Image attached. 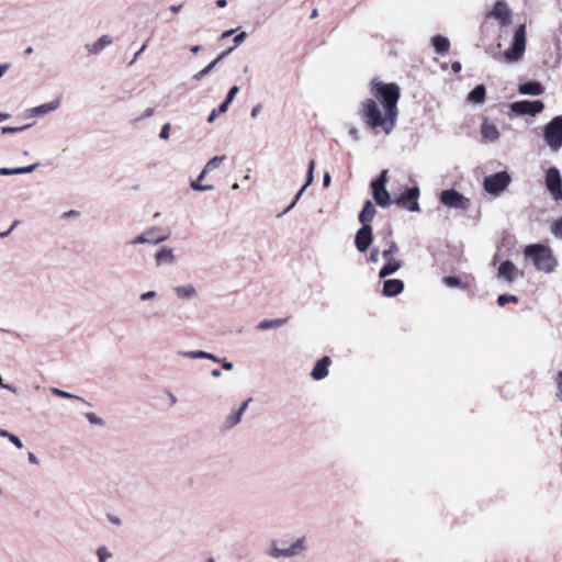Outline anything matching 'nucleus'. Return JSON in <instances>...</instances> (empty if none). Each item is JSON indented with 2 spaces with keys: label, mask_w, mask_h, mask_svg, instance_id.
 Here are the masks:
<instances>
[{
  "label": "nucleus",
  "mask_w": 562,
  "mask_h": 562,
  "mask_svg": "<svg viewBox=\"0 0 562 562\" xmlns=\"http://www.w3.org/2000/svg\"><path fill=\"white\" fill-rule=\"evenodd\" d=\"M491 15L498 20L502 26L510 24V10L505 1H497L494 4Z\"/></svg>",
  "instance_id": "dca6fc26"
},
{
  "label": "nucleus",
  "mask_w": 562,
  "mask_h": 562,
  "mask_svg": "<svg viewBox=\"0 0 562 562\" xmlns=\"http://www.w3.org/2000/svg\"><path fill=\"white\" fill-rule=\"evenodd\" d=\"M404 291V282L400 279H389L383 282L382 293L384 296L393 297Z\"/></svg>",
  "instance_id": "aec40b11"
},
{
  "label": "nucleus",
  "mask_w": 562,
  "mask_h": 562,
  "mask_svg": "<svg viewBox=\"0 0 562 562\" xmlns=\"http://www.w3.org/2000/svg\"><path fill=\"white\" fill-rule=\"evenodd\" d=\"M154 261L156 268L172 267L178 263V258L171 247L161 246L156 250Z\"/></svg>",
  "instance_id": "f8f14e48"
},
{
  "label": "nucleus",
  "mask_w": 562,
  "mask_h": 562,
  "mask_svg": "<svg viewBox=\"0 0 562 562\" xmlns=\"http://www.w3.org/2000/svg\"><path fill=\"white\" fill-rule=\"evenodd\" d=\"M330 363L331 360L328 356L323 357L315 363L312 369L311 376L316 381L325 379L328 375V368Z\"/></svg>",
  "instance_id": "6ab92c4d"
},
{
  "label": "nucleus",
  "mask_w": 562,
  "mask_h": 562,
  "mask_svg": "<svg viewBox=\"0 0 562 562\" xmlns=\"http://www.w3.org/2000/svg\"><path fill=\"white\" fill-rule=\"evenodd\" d=\"M526 49V25L521 24L514 34L513 43L509 49L505 52V58L509 63L518 61Z\"/></svg>",
  "instance_id": "423d86ee"
},
{
  "label": "nucleus",
  "mask_w": 562,
  "mask_h": 562,
  "mask_svg": "<svg viewBox=\"0 0 562 562\" xmlns=\"http://www.w3.org/2000/svg\"><path fill=\"white\" fill-rule=\"evenodd\" d=\"M509 109L515 115H518V116H521V115H532L533 116L543 111L544 104L540 100H535V101L522 100V101H515V102L510 103Z\"/></svg>",
  "instance_id": "6e6552de"
},
{
  "label": "nucleus",
  "mask_w": 562,
  "mask_h": 562,
  "mask_svg": "<svg viewBox=\"0 0 562 562\" xmlns=\"http://www.w3.org/2000/svg\"><path fill=\"white\" fill-rule=\"evenodd\" d=\"M387 246L389 247L382 251L385 263L379 271V278L381 279L394 274L402 268V261L396 258L398 247L393 240L387 241Z\"/></svg>",
  "instance_id": "39448f33"
},
{
  "label": "nucleus",
  "mask_w": 562,
  "mask_h": 562,
  "mask_svg": "<svg viewBox=\"0 0 562 562\" xmlns=\"http://www.w3.org/2000/svg\"><path fill=\"white\" fill-rule=\"evenodd\" d=\"M286 324L285 318L263 319L257 324L258 330H268L272 328H279Z\"/></svg>",
  "instance_id": "c85d7f7f"
},
{
  "label": "nucleus",
  "mask_w": 562,
  "mask_h": 562,
  "mask_svg": "<svg viewBox=\"0 0 562 562\" xmlns=\"http://www.w3.org/2000/svg\"><path fill=\"white\" fill-rule=\"evenodd\" d=\"M376 214V210L370 200L366 201L359 214V222L362 226L370 225Z\"/></svg>",
  "instance_id": "b1692460"
},
{
  "label": "nucleus",
  "mask_w": 562,
  "mask_h": 562,
  "mask_svg": "<svg viewBox=\"0 0 562 562\" xmlns=\"http://www.w3.org/2000/svg\"><path fill=\"white\" fill-rule=\"evenodd\" d=\"M305 190H303V187L301 188V190L296 193L294 200L292 201V203L281 213L279 214L278 216H282L283 214L288 213L290 210H292L294 207V205L297 203V201L300 200V198L302 196L303 192Z\"/></svg>",
  "instance_id": "8fccbe9b"
},
{
  "label": "nucleus",
  "mask_w": 562,
  "mask_h": 562,
  "mask_svg": "<svg viewBox=\"0 0 562 562\" xmlns=\"http://www.w3.org/2000/svg\"><path fill=\"white\" fill-rule=\"evenodd\" d=\"M239 91V88L237 86H233L227 94H226V98L225 100L223 101V103H225L227 106H229V104L233 102L234 98L236 97V94L238 93Z\"/></svg>",
  "instance_id": "a18cd8bd"
},
{
  "label": "nucleus",
  "mask_w": 562,
  "mask_h": 562,
  "mask_svg": "<svg viewBox=\"0 0 562 562\" xmlns=\"http://www.w3.org/2000/svg\"><path fill=\"white\" fill-rule=\"evenodd\" d=\"M518 92L524 95H541L544 92V88L538 81H528L519 85Z\"/></svg>",
  "instance_id": "5701e85b"
},
{
  "label": "nucleus",
  "mask_w": 562,
  "mask_h": 562,
  "mask_svg": "<svg viewBox=\"0 0 562 562\" xmlns=\"http://www.w3.org/2000/svg\"><path fill=\"white\" fill-rule=\"evenodd\" d=\"M30 126H31V124H26V125H23V126H14V127L13 126H3V127H1V133L2 134L20 133V132L25 131Z\"/></svg>",
  "instance_id": "ea45409f"
},
{
  "label": "nucleus",
  "mask_w": 562,
  "mask_h": 562,
  "mask_svg": "<svg viewBox=\"0 0 562 562\" xmlns=\"http://www.w3.org/2000/svg\"><path fill=\"white\" fill-rule=\"evenodd\" d=\"M262 110V105L261 104H256L252 109H251V112H250V116L252 119H256L259 113L261 112Z\"/></svg>",
  "instance_id": "052dcab7"
},
{
  "label": "nucleus",
  "mask_w": 562,
  "mask_h": 562,
  "mask_svg": "<svg viewBox=\"0 0 562 562\" xmlns=\"http://www.w3.org/2000/svg\"><path fill=\"white\" fill-rule=\"evenodd\" d=\"M379 249L376 247H373L370 251V257H369V260L372 262V263H376L379 262Z\"/></svg>",
  "instance_id": "5fc2aeb1"
},
{
  "label": "nucleus",
  "mask_w": 562,
  "mask_h": 562,
  "mask_svg": "<svg viewBox=\"0 0 562 562\" xmlns=\"http://www.w3.org/2000/svg\"><path fill=\"white\" fill-rule=\"evenodd\" d=\"M246 37H247V33L246 32H241V33L237 34L234 37V41H233L235 46L241 44L245 41Z\"/></svg>",
  "instance_id": "13d9d810"
},
{
  "label": "nucleus",
  "mask_w": 562,
  "mask_h": 562,
  "mask_svg": "<svg viewBox=\"0 0 562 562\" xmlns=\"http://www.w3.org/2000/svg\"><path fill=\"white\" fill-rule=\"evenodd\" d=\"M50 392H52L54 395L58 396V397H63V398H70V400H77V401H80V402L86 403V402H85V400H83L82 397L77 396V395H74V394H71V393H69V392H66V391H64V390H60V389H58V387H50Z\"/></svg>",
  "instance_id": "72a5a7b5"
},
{
  "label": "nucleus",
  "mask_w": 562,
  "mask_h": 562,
  "mask_svg": "<svg viewBox=\"0 0 562 562\" xmlns=\"http://www.w3.org/2000/svg\"><path fill=\"white\" fill-rule=\"evenodd\" d=\"M481 135L487 142H495L501 136L496 125L493 122L488 121L487 119H484L482 122Z\"/></svg>",
  "instance_id": "412c9836"
},
{
  "label": "nucleus",
  "mask_w": 562,
  "mask_h": 562,
  "mask_svg": "<svg viewBox=\"0 0 562 562\" xmlns=\"http://www.w3.org/2000/svg\"><path fill=\"white\" fill-rule=\"evenodd\" d=\"M374 97L382 104L373 99H366L360 104V116L363 123L375 133L383 132L389 135L396 125L400 99V87L396 83L372 82Z\"/></svg>",
  "instance_id": "f257e3e1"
},
{
  "label": "nucleus",
  "mask_w": 562,
  "mask_h": 562,
  "mask_svg": "<svg viewBox=\"0 0 562 562\" xmlns=\"http://www.w3.org/2000/svg\"><path fill=\"white\" fill-rule=\"evenodd\" d=\"M225 159V156H215L212 159H210L206 165L204 166V172H210L217 168L220 164Z\"/></svg>",
  "instance_id": "f704fd0d"
},
{
  "label": "nucleus",
  "mask_w": 562,
  "mask_h": 562,
  "mask_svg": "<svg viewBox=\"0 0 562 562\" xmlns=\"http://www.w3.org/2000/svg\"><path fill=\"white\" fill-rule=\"evenodd\" d=\"M227 109H228V106H227L225 103H223V102H222V103L218 105V108L214 109V110L210 113V115H209V117H207V122H209V123H213V122H214V120L216 119V116H217V115H220V114L225 113V112L227 111Z\"/></svg>",
  "instance_id": "58836bf2"
},
{
  "label": "nucleus",
  "mask_w": 562,
  "mask_h": 562,
  "mask_svg": "<svg viewBox=\"0 0 562 562\" xmlns=\"http://www.w3.org/2000/svg\"><path fill=\"white\" fill-rule=\"evenodd\" d=\"M18 225H19V221H18V220H15V221L11 224L10 228H8V231L0 233V237H1V238H4V237L9 236V235H10V233H11V232H12V231L18 226Z\"/></svg>",
  "instance_id": "bf43d9fd"
},
{
  "label": "nucleus",
  "mask_w": 562,
  "mask_h": 562,
  "mask_svg": "<svg viewBox=\"0 0 562 562\" xmlns=\"http://www.w3.org/2000/svg\"><path fill=\"white\" fill-rule=\"evenodd\" d=\"M440 202L450 209L468 210L470 201L454 189L443 190L440 193Z\"/></svg>",
  "instance_id": "1a4fd4ad"
},
{
  "label": "nucleus",
  "mask_w": 562,
  "mask_h": 562,
  "mask_svg": "<svg viewBox=\"0 0 562 562\" xmlns=\"http://www.w3.org/2000/svg\"><path fill=\"white\" fill-rule=\"evenodd\" d=\"M158 297V293L156 291H146L139 295V301L142 302H150Z\"/></svg>",
  "instance_id": "49530a36"
},
{
  "label": "nucleus",
  "mask_w": 562,
  "mask_h": 562,
  "mask_svg": "<svg viewBox=\"0 0 562 562\" xmlns=\"http://www.w3.org/2000/svg\"><path fill=\"white\" fill-rule=\"evenodd\" d=\"M40 164L35 162L25 167H16V168H8V167H1L0 168V176H14V175H23V173H30L34 171Z\"/></svg>",
  "instance_id": "393cba45"
},
{
  "label": "nucleus",
  "mask_w": 562,
  "mask_h": 562,
  "mask_svg": "<svg viewBox=\"0 0 562 562\" xmlns=\"http://www.w3.org/2000/svg\"><path fill=\"white\" fill-rule=\"evenodd\" d=\"M148 240V245H158L170 237L168 229H162L159 226H151L145 229Z\"/></svg>",
  "instance_id": "f3484780"
},
{
  "label": "nucleus",
  "mask_w": 562,
  "mask_h": 562,
  "mask_svg": "<svg viewBox=\"0 0 562 562\" xmlns=\"http://www.w3.org/2000/svg\"><path fill=\"white\" fill-rule=\"evenodd\" d=\"M387 170H383L380 176L371 182V187H386Z\"/></svg>",
  "instance_id": "a19ab883"
},
{
  "label": "nucleus",
  "mask_w": 562,
  "mask_h": 562,
  "mask_svg": "<svg viewBox=\"0 0 562 562\" xmlns=\"http://www.w3.org/2000/svg\"><path fill=\"white\" fill-rule=\"evenodd\" d=\"M27 459L32 464H38V459L33 452H29Z\"/></svg>",
  "instance_id": "338daca9"
},
{
  "label": "nucleus",
  "mask_w": 562,
  "mask_h": 562,
  "mask_svg": "<svg viewBox=\"0 0 562 562\" xmlns=\"http://www.w3.org/2000/svg\"><path fill=\"white\" fill-rule=\"evenodd\" d=\"M518 302H519L518 296L512 295V294H501L497 297V304L502 307L508 303H518Z\"/></svg>",
  "instance_id": "c9c22d12"
},
{
  "label": "nucleus",
  "mask_w": 562,
  "mask_h": 562,
  "mask_svg": "<svg viewBox=\"0 0 562 562\" xmlns=\"http://www.w3.org/2000/svg\"><path fill=\"white\" fill-rule=\"evenodd\" d=\"M0 387L1 389H4V390H8L10 392H12L13 394H16L18 391H16V387L13 386L12 384H5L3 383V380H2V376L0 375Z\"/></svg>",
  "instance_id": "4d7b16f0"
},
{
  "label": "nucleus",
  "mask_w": 562,
  "mask_h": 562,
  "mask_svg": "<svg viewBox=\"0 0 562 562\" xmlns=\"http://www.w3.org/2000/svg\"><path fill=\"white\" fill-rule=\"evenodd\" d=\"M113 38L105 34L100 36L94 43L85 45L88 55H99L103 49L112 45Z\"/></svg>",
  "instance_id": "a211bd4d"
},
{
  "label": "nucleus",
  "mask_w": 562,
  "mask_h": 562,
  "mask_svg": "<svg viewBox=\"0 0 562 562\" xmlns=\"http://www.w3.org/2000/svg\"><path fill=\"white\" fill-rule=\"evenodd\" d=\"M420 191L417 186L412 187L404 191L396 200L395 203L409 212H418L420 210L418 204Z\"/></svg>",
  "instance_id": "9b49d317"
},
{
  "label": "nucleus",
  "mask_w": 562,
  "mask_h": 562,
  "mask_svg": "<svg viewBox=\"0 0 562 562\" xmlns=\"http://www.w3.org/2000/svg\"><path fill=\"white\" fill-rule=\"evenodd\" d=\"M240 412H232L229 415H227L221 426L222 430H229L236 425H238L241 420Z\"/></svg>",
  "instance_id": "c756f323"
},
{
  "label": "nucleus",
  "mask_w": 562,
  "mask_h": 562,
  "mask_svg": "<svg viewBox=\"0 0 562 562\" xmlns=\"http://www.w3.org/2000/svg\"><path fill=\"white\" fill-rule=\"evenodd\" d=\"M86 418L91 425L100 426L102 427L104 425V422L101 417L97 416L94 413H87Z\"/></svg>",
  "instance_id": "c03bdc74"
},
{
  "label": "nucleus",
  "mask_w": 562,
  "mask_h": 562,
  "mask_svg": "<svg viewBox=\"0 0 562 562\" xmlns=\"http://www.w3.org/2000/svg\"><path fill=\"white\" fill-rule=\"evenodd\" d=\"M314 169H315V160L311 159L306 172V180L303 186V190H305L314 180Z\"/></svg>",
  "instance_id": "e433bc0d"
},
{
  "label": "nucleus",
  "mask_w": 562,
  "mask_h": 562,
  "mask_svg": "<svg viewBox=\"0 0 562 562\" xmlns=\"http://www.w3.org/2000/svg\"><path fill=\"white\" fill-rule=\"evenodd\" d=\"M372 243V227L366 225L359 228L355 237V246L359 252H366Z\"/></svg>",
  "instance_id": "4468645a"
},
{
  "label": "nucleus",
  "mask_w": 562,
  "mask_h": 562,
  "mask_svg": "<svg viewBox=\"0 0 562 562\" xmlns=\"http://www.w3.org/2000/svg\"><path fill=\"white\" fill-rule=\"evenodd\" d=\"M59 105H60V102L58 99H56L50 102L25 110L23 115L25 119H32V117H36V116H45L48 113L57 110L59 108Z\"/></svg>",
  "instance_id": "2eb2a0df"
},
{
  "label": "nucleus",
  "mask_w": 562,
  "mask_h": 562,
  "mask_svg": "<svg viewBox=\"0 0 562 562\" xmlns=\"http://www.w3.org/2000/svg\"><path fill=\"white\" fill-rule=\"evenodd\" d=\"M519 277H522V272L517 269V267L510 261H503L497 270V278L499 280H504L507 283H513Z\"/></svg>",
  "instance_id": "ddd939ff"
},
{
  "label": "nucleus",
  "mask_w": 562,
  "mask_h": 562,
  "mask_svg": "<svg viewBox=\"0 0 562 562\" xmlns=\"http://www.w3.org/2000/svg\"><path fill=\"white\" fill-rule=\"evenodd\" d=\"M486 95V88L484 85L476 86L467 97L468 102L472 104L484 103Z\"/></svg>",
  "instance_id": "bb28decb"
},
{
  "label": "nucleus",
  "mask_w": 562,
  "mask_h": 562,
  "mask_svg": "<svg viewBox=\"0 0 562 562\" xmlns=\"http://www.w3.org/2000/svg\"><path fill=\"white\" fill-rule=\"evenodd\" d=\"M557 383V397L562 402V371H560L555 379Z\"/></svg>",
  "instance_id": "603ef678"
},
{
  "label": "nucleus",
  "mask_w": 562,
  "mask_h": 562,
  "mask_svg": "<svg viewBox=\"0 0 562 562\" xmlns=\"http://www.w3.org/2000/svg\"><path fill=\"white\" fill-rule=\"evenodd\" d=\"M95 554L98 558V562H108L110 559L113 558V553L105 546L98 547L95 550Z\"/></svg>",
  "instance_id": "473e14b6"
},
{
  "label": "nucleus",
  "mask_w": 562,
  "mask_h": 562,
  "mask_svg": "<svg viewBox=\"0 0 562 562\" xmlns=\"http://www.w3.org/2000/svg\"><path fill=\"white\" fill-rule=\"evenodd\" d=\"M305 190H303V187L301 188V190L296 193L294 200L292 201V203L281 213L279 214L278 216H282L283 214L288 213L290 210H292L294 207V205L297 203V201L300 200V198L302 196L303 192Z\"/></svg>",
  "instance_id": "3c124183"
},
{
  "label": "nucleus",
  "mask_w": 562,
  "mask_h": 562,
  "mask_svg": "<svg viewBox=\"0 0 562 562\" xmlns=\"http://www.w3.org/2000/svg\"><path fill=\"white\" fill-rule=\"evenodd\" d=\"M8 440L10 442H12L18 449H22L23 448L22 441L15 435L11 434L10 437L8 438Z\"/></svg>",
  "instance_id": "6e6d98bb"
},
{
  "label": "nucleus",
  "mask_w": 562,
  "mask_h": 562,
  "mask_svg": "<svg viewBox=\"0 0 562 562\" xmlns=\"http://www.w3.org/2000/svg\"><path fill=\"white\" fill-rule=\"evenodd\" d=\"M305 550V540L299 538L290 543L286 541H272L267 554L273 559L293 558Z\"/></svg>",
  "instance_id": "7ed1b4c3"
},
{
  "label": "nucleus",
  "mask_w": 562,
  "mask_h": 562,
  "mask_svg": "<svg viewBox=\"0 0 562 562\" xmlns=\"http://www.w3.org/2000/svg\"><path fill=\"white\" fill-rule=\"evenodd\" d=\"M170 128H171L170 123L164 124L160 130V133H159V138L162 140H168L170 137Z\"/></svg>",
  "instance_id": "09e8293b"
},
{
  "label": "nucleus",
  "mask_w": 562,
  "mask_h": 562,
  "mask_svg": "<svg viewBox=\"0 0 562 562\" xmlns=\"http://www.w3.org/2000/svg\"><path fill=\"white\" fill-rule=\"evenodd\" d=\"M543 140L551 151L557 153L562 147V115L554 116L543 127Z\"/></svg>",
  "instance_id": "20e7f679"
},
{
  "label": "nucleus",
  "mask_w": 562,
  "mask_h": 562,
  "mask_svg": "<svg viewBox=\"0 0 562 562\" xmlns=\"http://www.w3.org/2000/svg\"><path fill=\"white\" fill-rule=\"evenodd\" d=\"M252 398L249 397L247 398L243 404L241 406L237 409V412H240V415L243 416L245 411L247 409L248 405L251 403Z\"/></svg>",
  "instance_id": "e2e57ef3"
},
{
  "label": "nucleus",
  "mask_w": 562,
  "mask_h": 562,
  "mask_svg": "<svg viewBox=\"0 0 562 562\" xmlns=\"http://www.w3.org/2000/svg\"><path fill=\"white\" fill-rule=\"evenodd\" d=\"M330 182H331L330 175L328 172H325L323 176V186L325 188H328L330 186Z\"/></svg>",
  "instance_id": "0e129e2a"
},
{
  "label": "nucleus",
  "mask_w": 562,
  "mask_h": 562,
  "mask_svg": "<svg viewBox=\"0 0 562 562\" xmlns=\"http://www.w3.org/2000/svg\"><path fill=\"white\" fill-rule=\"evenodd\" d=\"M175 293L179 299H189L196 294V289L192 284L179 285L175 288Z\"/></svg>",
  "instance_id": "7c9ffc66"
},
{
  "label": "nucleus",
  "mask_w": 562,
  "mask_h": 562,
  "mask_svg": "<svg viewBox=\"0 0 562 562\" xmlns=\"http://www.w3.org/2000/svg\"><path fill=\"white\" fill-rule=\"evenodd\" d=\"M217 65V60H213L212 63H210L206 67H204L202 70H200L199 72H196L194 76H193V79L195 80H201L203 77H205L206 75H209L213 69L214 67Z\"/></svg>",
  "instance_id": "4c0bfd02"
},
{
  "label": "nucleus",
  "mask_w": 562,
  "mask_h": 562,
  "mask_svg": "<svg viewBox=\"0 0 562 562\" xmlns=\"http://www.w3.org/2000/svg\"><path fill=\"white\" fill-rule=\"evenodd\" d=\"M375 203L381 207H387L392 203L386 187H371Z\"/></svg>",
  "instance_id": "4be33fe9"
},
{
  "label": "nucleus",
  "mask_w": 562,
  "mask_h": 562,
  "mask_svg": "<svg viewBox=\"0 0 562 562\" xmlns=\"http://www.w3.org/2000/svg\"><path fill=\"white\" fill-rule=\"evenodd\" d=\"M145 49H146V44H143L142 47L135 53L134 58L132 59L131 64H133Z\"/></svg>",
  "instance_id": "774afa93"
},
{
  "label": "nucleus",
  "mask_w": 562,
  "mask_h": 562,
  "mask_svg": "<svg viewBox=\"0 0 562 562\" xmlns=\"http://www.w3.org/2000/svg\"><path fill=\"white\" fill-rule=\"evenodd\" d=\"M526 258L530 259L537 270L551 273L558 266V260L552 250L541 244H532L525 248Z\"/></svg>",
  "instance_id": "f03ea898"
},
{
  "label": "nucleus",
  "mask_w": 562,
  "mask_h": 562,
  "mask_svg": "<svg viewBox=\"0 0 562 562\" xmlns=\"http://www.w3.org/2000/svg\"><path fill=\"white\" fill-rule=\"evenodd\" d=\"M200 180H193L191 181V188L195 191H211L213 190V186H210V184H200L199 182Z\"/></svg>",
  "instance_id": "de8ad7c7"
},
{
  "label": "nucleus",
  "mask_w": 562,
  "mask_h": 562,
  "mask_svg": "<svg viewBox=\"0 0 562 562\" xmlns=\"http://www.w3.org/2000/svg\"><path fill=\"white\" fill-rule=\"evenodd\" d=\"M349 134L355 140H359V132L356 127H350Z\"/></svg>",
  "instance_id": "69168bd1"
},
{
  "label": "nucleus",
  "mask_w": 562,
  "mask_h": 562,
  "mask_svg": "<svg viewBox=\"0 0 562 562\" xmlns=\"http://www.w3.org/2000/svg\"><path fill=\"white\" fill-rule=\"evenodd\" d=\"M148 240L149 239L147 238L146 232L144 231L139 235L135 236L132 240H130L128 245H131V246H137V245H144V244L148 245Z\"/></svg>",
  "instance_id": "79ce46f5"
},
{
  "label": "nucleus",
  "mask_w": 562,
  "mask_h": 562,
  "mask_svg": "<svg viewBox=\"0 0 562 562\" xmlns=\"http://www.w3.org/2000/svg\"><path fill=\"white\" fill-rule=\"evenodd\" d=\"M442 282H443V284H446L449 288L460 286V288L467 290L470 286L469 283H464V282L461 281L460 278L453 277V276L445 277L442 279Z\"/></svg>",
  "instance_id": "2f4dec72"
},
{
  "label": "nucleus",
  "mask_w": 562,
  "mask_h": 562,
  "mask_svg": "<svg viewBox=\"0 0 562 562\" xmlns=\"http://www.w3.org/2000/svg\"><path fill=\"white\" fill-rule=\"evenodd\" d=\"M178 355L181 357H184V358H189V359H209L214 362L221 361V359L217 356L206 352V351H203V350L179 351Z\"/></svg>",
  "instance_id": "a878e982"
},
{
  "label": "nucleus",
  "mask_w": 562,
  "mask_h": 562,
  "mask_svg": "<svg viewBox=\"0 0 562 562\" xmlns=\"http://www.w3.org/2000/svg\"><path fill=\"white\" fill-rule=\"evenodd\" d=\"M546 186L554 201H562V178L557 167H550L547 170Z\"/></svg>",
  "instance_id": "9d476101"
},
{
  "label": "nucleus",
  "mask_w": 562,
  "mask_h": 562,
  "mask_svg": "<svg viewBox=\"0 0 562 562\" xmlns=\"http://www.w3.org/2000/svg\"><path fill=\"white\" fill-rule=\"evenodd\" d=\"M510 183V176L506 171H499L484 178V190L492 195H499Z\"/></svg>",
  "instance_id": "0eeeda50"
},
{
  "label": "nucleus",
  "mask_w": 562,
  "mask_h": 562,
  "mask_svg": "<svg viewBox=\"0 0 562 562\" xmlns=\"http://www.w3.org/2000/svg\"><path fill=\"white\" fill-rule=\"evenodd\" d=\"M551 233L557 237L562 239V216L557 220L551 226Z\"/></svg>",
  "instance_id": "37998d69"
},
{
  "label": "nucleus",
  "mask_w": 562,
  "mask_h": 562,
  "mask_svg": "<svg viewBox=\"0 0 562 562\" xmlns=\"http://www.w3.org/2000/svg\"><path fill=\"white\" fill-rule=\"evenodd\" d=\"M153 115H154V109L147 108L139 117L135 119V122L144 121L146 119L151 117Z\"/></svg>",
  "instance_id": "864d4df0"
},
{
  "label": "nucleus",
  "mask_w": 562,
  "mask_h": 562,
  "mask_svg": "<svg viewBox=\"0 0 562 562\" xmlns=\"http://www.w3.org/2000/svg\"><path fill=\"white\" fill-rule=\"evenodd\" d=\"M431 43L434 46V49L437 54L445 55L448 53L450 48V42L447 37L441 35H436L431 38Z\"/></svg>",
  "instance_id": "cd10ccee"
},
{
  "label": "nucleus",
  "mask_w": 562,
  "mask_h": 562,
  "mask_svg": "<svg viewBox=\"0 0 562 562\" xmlns=\"http://www.w3.org/2000/svg\"><path fill=\"white\" fill-rule=\"evenodd\" d=\"M220 363L222 364L223 369L226 371H231L234 368L233 362L227 361L226 359H221Z\"/></svg>",
  "instance_id": "680f3d73"
}]
</instances>
